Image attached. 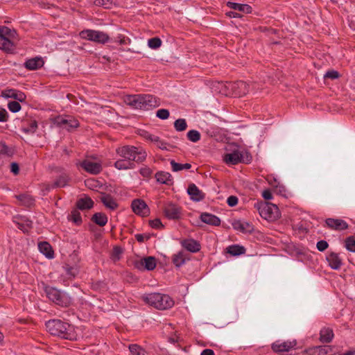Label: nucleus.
I'll list each match as a JSON object with an SVG mask.
<instances>
[{
	"mask_svg": "<svg viewBox=\"0 0 355 355\" xmlns=\"http://www.w3.org/2000/svg\"><path fill=\"white\" fill-rule=\"evenodd\" d=\"M48 331L53 336L63 339L73 340L76 338L73 327L60 320H51L46 323Z\"/></svg>",
	"mask_w": 355,
	"mask_h": 355,
	"instance_id": "nucleus-1",
	"label": "nucleus"
},
{
	"mask_svg": "<svg viewBox=\"0 0 355 355\" xmlns=\"http://www.w3.org/2000/svg\"><path fill=\"white\" fill-rule=\"evenodd\" d=\"M127 103L134 108L146 110L159 105L158 98L150 94L129 96L127 98Z\"/></svg>",
	"mask_w": 355,
	"mask_h": 355,
	"instance_id": "nucleus-2",
	"label": "nucleus"
},
{
	"mask_svg": "<svg viewBox=\"0 0 355 355\" xmlns=\"http://www.w3.org/2000/svg\"><path fill=\"white\" fill-rule=\"evenodd\" d=\"M116 153L129 162L141 163L144 162L147 156L146 151L141 148L134 146H123L116 150Z\"/></svg>",
	"mask_w": 355,
	"mask_h": 355,
	"instance_id": "nucleus-3",
	"label": "nucleus"
},
{
	"mask_svg": "<svg viewBox=\"0 0 355 355\" xmlns=\"http://www.w3.org/2000/svg\"><path fill=\"white\" fill-rule=\"evenodd\" d=\"M144 300L148 304L160 310L172 307L174 302L168 295L150 293L144 297Z\"/></svg>",
	"mask_w": 355,
	"mask_h": 355,
	"instance_id": "nucleus-4",
	"label": "nucleus"
},
{
	"mask_svg": "<svg viewBox=\"0 0 355 355\" xmlns=\"http://www.w3.org/2000/svg\"><path fill=\"white\" fill-rule=\"evenodd\" d=\"M17 33L6 26H0V49L12 53L15 48Z\"/></svg>",
	"mask_w": 355,
	"mask_h": 355,
	"instance_id": "nucleus-5",
	"label": "nucleus"
},
{
	"mask_svg": "<svg viewBox=\"0 0 355 355\" xmlns=\"http://www.w3.org/2000/svg\"><path fill=\"white\" fill-rule=\"evenodd\" d=\"M46 297L55 304L67 307L71 304V297L66 293L62 292L54 287L46 286Z\"/></svg>",
	"mask_w": 355,
	"mask_h": 355,
	"instance_id": "nucleus-6",
	"label": "nucleus"
},
{
	"mask_svg": "<svg viewBox=\"0 0 355 355\" xmlns=\"http://www.w3.org/2000/svg\"><path fill=\"white\" fill-rule=\"evenodd\" d=\"M218 85L221 87L220 92H223L225 95L230 94V89L232 91V94L238 97L243 96L249 92V85L242 80L226 83L219 82Z\"/></svg>",
	"mask_w": 355,
	"mask_h": 355,
	"instance_id": "nucleus-7",
	"label": "nucleus"
},
{
	"mask_svg": "<svg viewBox=\"0 0 355 355\" xmlns=\"http://www.w3.org/2000/svg\"><path fill=\"white\" fill-rule=\"evenodd\" d=\"M254 208L264 219L275 220L278 218V207L272 203L259 202L254 204Z\"/></svg>",
	"mask_w": 355,
	"mask_h": 355,
	"instance_id": "nucleus-8",
	"label": "nucleus"
},
{
	"mask_svg": "<svg viewBox=\"0 0 355 355\" xmlns=\"http://www.w3.org/2000/svg\"><path fill=\"white\" fill-rule=\"evenodd\" d=\"M53 123L56 126L68 131L79 126V122L72 116H58L53 119Z\"/></svg>",
	"mask_w": 355,
	"mask_h": 355,
	"instance_id": "nucleus-9",
	"label": "nucleus"
},
{
	"mask_svg": "<svg viewBox=\"0 0 355 355\" xmlns=\"http://www.w3.org/2000/svg\"><path fill=\"white\" fill-rule=\"evenodd\" d=\"M81 38L93 41L100 44H105L110 40V37L107 34L94 30H84L80 33Z\"/></svg>",
	"mask_w": 355,
	"mask_h": 355,
	"instance_id": "nucleus-10",
	"label": "nucleus"
},
{
	"mask_svg": "<svg viewBox=\"0 0 355 355\" xmlns=\"http://www.w3.org/2000/svg\"><path fill=\"white\" fill-rule=\"evenodd\" d=\"M163 211L165 216L171 220H178L182 215V208L171 202L166 204Z\"/></svg>",
	"mask_w": 355,
	"mask_h": 355,
	"instance_id": "nucleus-11",
	"label": "nucleus"
},
{
	"mask_svg": "<svg viewBox=\"0 0 355 355\" xmlns=\"http://www.w3.org/2000/svg\"><path fill=\"white\" fill-rule=\"evenodd\" d=\"M157 265L156 259L154 257H147L135 262V268L138 270H153Z\"/></svg>",
	"mask_w": 355,
	"mask_h": 355,
	"instance_id": "nucleus-12",
	"label": "nucleus"
},
{
	"mask_svg": "<svg viewBox=\"0 0 355 355\" xmlns=\"http://www.w3.org/2000/svg\"><path fill=\"white\" fill-rule=\"evenodd\" d=\"M131 207L136 214L143 217L147 216L150 213L147 204L141 199H135L132 200Z\"/></svg>",
	"mask_w": 355,
	"mask_h": 355,
	"instance_id": "nucleus-13",
	"label": "nucleus"
},
{
	"mask_svg": "<svg viewBox=\"0 0 355 355\" xmlns=\"http://www.w3.org/2000/svg\"><path fill=\"white\" fill-rule=\"evenodd\" d=\"M81 167L87 172L97 175L102 171V166L100 163L94 162L89 159L83 160L80 164Z\"/></svg>",
	"mask_w": 355,
	"mask_h": 355,
	"instance_id": "nucleus-14",
	"label": "nucleus"
},
{
	"mask_svg": "<svg viewBox=\"0 0 355 355\" xmlns=\"http://www.w3.org/2000/svg\"><path fill=\"white\" fill-rule=\"evenodd\" d=\"M327 226L335 230H345L348 228V224L342 219L329 218L326 219Z\"/></svg>",
	"mask_w": 355,
	"mask_h": 355,
	"instance_id": "nucleus-15",
	"label": "nucleus"
},
{
	"mask_svg": "<svg viewBox=\"0 0 355 355\" xmlns=\"http://www.w3.org/2000/svg\"><path fill=\"white\" fill-rule=\"evenodd\" d=\"M1 96L7 98H12L19 102H24L26 98L24 93L15 89H8L3 91Z\"/></svg>",
	"mask_w": 355,
	"mask_h": 355,
	"instance_id": "nucleus-16",
	"label": "nucleus"
},
{
	"mask_svg": "<svg viewBox=\"0 0 355 355\" xmlns=\"http://www.w3.org/2000/svg\"><path fill=\"white\" fill-rule=\"evenodd\" d=\"M296 345V342H283L276 341L272 345V349L275 353L288 352Z\"/></svg>",
	"mask_w": 355,
	"mask_h": 355,
	"instance_id": "nucleus-17",
	"label": "nucleus"
},
{
	"mask_svg": "<svg viewBox=\"0 0 355 355\" xmlns=\"http://www.w3.org/2000/svg\"><path fill=\"white\" fill-rule=\"evenodd\" d=\"M187 193L191 196V198L196 202L202 200L205 197V193L193 183L189 185Z\"/></svg>",
	"mask_w": 355,
	"mask_h": 355,
	"instance_id": "nucleus-18",
	"label": "nucleus"
},
{
	"mask_svg": "<svg viewBox=\"0 0 355 355\" xmlns=\"http://www.w3.org/2000/svg\"><path fill=\"white\" fill-rule=\"evenodd\" d=\"M329 266L334 270H339L343 265L342 259L338 253L331 252L328 254L326 258Z\"/></svg>",
	"mask_w": 355,
	"mask_h": 355,
	"instance_id": "nucleus-19",
	"label": "nucleus"
},
{
	"mask_svg": "<svg viewBox=\"0 0 355 355\" xmlns=\"http://www.w3.org/2000/svg\"><path fill=\"white\" fill-rule=\"evenodd\" d=\"M224 161L227 164L235 165L241 162H244L243 155L239 151H234L225 155Z\"/></svg>",
	"mask_w": 355,
	"mask_h": 355,
	"instance_id": "nucleus-20",
	"label": "nucleus"
},
{
	"mask_svg": "<svg viewBox=\"0 0 355 355\" xmlns=\"http://www.w3.org/2000/svg\"><path fill=\"white\" fill-rule=\"evenodd\" d=\"M200 218L203 223L210 225L219 226L220 225V219L218 216L209 213H202Z\"/></svg>",
	"mask_w": 355,
	"mask_h": 355,
	"instance_id": "nucleus-21",
	"label": "nucleus"
},
{
	"mask_svg": "<svg viewBox=\"0 0 355 355\" xmlns=\"http://www.w3.org/2000/svg\"><path fill=\"white\" fill-rule=\"evenodd\" d=\"M181 244L183 248L191 252H197L200 250V244L193 239H184Z\"/></svg>",
	"mask_w": 355,
	"mask_h": 355,
	"instance_id": "nucleus-22",
	"label": "nucleus"
},
{
	"mask_svg": "<svg viewBox=\"0 0 355 355\" xmlns=\"http://www.w3.org/2000/svg\"><path fill=\"white\" fill-rule=\"evenodd\" d=\"M155 178L157 182L160 184H165L166 185L173 184L172 175L168 172L158 171L155 174Z\"/></svg>",
	"mask_w": 355,
	"mask_h": 355,
	"instance_id": "nucleus-23",
	"label": "nucleus"
},
{
	"mask_svg": "<svg viewBox=\"0 0 355 355\" xmlns=\"http://www.w3.org/2000/svg\"><path fill=\"white\" fill-rule=\"evenodd\" d=\"M44 64L42 58H34L28 60L24 63V67L28 70H37L41 68Z\"/></svg>",
	"mask_w": 355,
	"mask_h": 355,
	"instance_id": "nucleus-24",
	"label": "nucleus"
},
{
	"mask_svg": "<svg viewBox=\"0 0 355 355\" xmlns=\"http://www.w3.org/2000/svg\"><path fill=\"white\" fill-rule=\"evenodd\" d=\"M100 200L107 208L111 210H115L119 206L115 200L110 194H102L100 197Z\"/></svg>",
	"mask_w": 355,
	"mask_h": 355,
	"instance_id": "nucleus-25",
	"label": "nucleus"
},
{
	"mask_svg": "<svg viewBox=\"0 0 355 355\" xmlns=\"http://www.w3.org/2000/svg\"><path fill=\"white\" fill-rule=\"evenodd\" d=\"M69 180L67 174L62 173L51 185L49 184L46 189L49 190L56 187H64L68 184Z\"/></svg>",
	"mask_w": 355,
	"mask_h": 355,
	"instance_id": "nucleus-26",
	"label": "nucleus"
},
{
	"mask_svg": "<svg viewBox=\"0 0 355 355\" xmlns=\"http://www.w3.org/2000/svg\"><path fill=\"white\" fill-rule=\"evenodd\" d=\"M306 352L309 353V355H326L332 352V348L329 345L315 346L313 348H310Z\"/></svg>",
	"mask_w": 355,
	"mask_h": 355,
	"instance_id": "nucleus-27",
	"label": "nucleus"
},
{
	"mask_svg": "<svg viewBox=\"0 0 355 355\" xmlns=\"http://www.w3.org/2000/svg\"><path fill=\"white\" fill-rule=\"evenodd\" d=\"M38 248L47 258L52 259L54 256V252L51 245L46 241L39 243Z\"/></svg>",
	"mask_w": 355,
	"mask_h": 355,
	"instance_id": "nucleus-28",
	"label": "nucleus"
},
{
	"mask_svg": "<svg viewBox=\"0 0 355 355\" xmlns=\"http://www.w3.org/2000/svg\"><path fill=\"white\" fill-rule=\"evenodd\" d=\"M94 206V201L89 197L80 198L76 202V207L80 210L89 209Z\"/></svg>",
	"mask_w": 355,
	"mask_h": 355,
	"instance_id": "nucleus-29",
	"label": "nucleus"
},
{
	"mask_svg": "<svg viewBox=\"0 0 355 355\" xmlns=\"http://www.w3.org/2000/svg\"><path fill=\"white\" fill-rule=\"evenodd\" d=\"M233 228L236 230H239L243 233L252 232L253 227L249 223H242L240 220L234 221L232 223Z\"/></svg>",
	"mask_w": 355,
	"mask_h": 355,
	"instance_id": "nucleus-30",
	"label": "nucleus"
},
{
	"mask_svg": "<svg viewBox=\"0 0 355 355\" xmlns=\"http://www.w3.org/2000/svg\"><path fill=\"white\" fill-rule=\"evenodd\" d=\"M334 338L333 329L329 327H323L320 330V340L322 343H330Z\"/></svg>",
	"mask_w": 355,
	"mask_h": 355,
	"instance_id": "nucleus-31",
	"label": "nucleus"
},
{
	"mask_svg": "<svg viewBox=\"0 0 355 355\" xmlns=\"http://www.w3.org/2000/svg\"><path fill=\"white\" fill-rule=\"evenodd\" d=\"M227 6L235 10H239L245 13H251L252 8L248 4H241L234 2H227Z\"/></svg>",
	"mask_w": 355,
	"mask_h": 355,
	"instance_id": "nucleus-32",
	"label": "nucleus"
},
{
	"mask_svg": "<svg viewBox=\"0 0 355 355\" xmlns=\"http://www.w3.org/2000/svg\"><path fill=\"white\" fill-rule=\"evenodd\" d=\"M92 221L96 223V225L103 227L105 226L107 223V216L102 212H97L95 213L92 218Z\"/></svg>",
	"mask_w": 355,
	"mask_h": 355,
	"instance_id": "nucleus-33",
	"label": "nucleus"
},
{
	"mask_svg": "<svg viewBox=\"0 0 355 355\" xmlns=\"http://www.w3.org/2000/svg\"><path fill=\"white\" fill-rule=\"evenodd\" d=\"M186 261V257L184 252H179L173 256L172 261L176 267H180Z\"/></svg>",
	"mask_w": 355,
	"mask_h": 355,
	"instance_id": "nucleus-34",
	"label": "nucleus"
},
{
	"mask_svg": "<svg viewBox=\"0 0 355 355\" xmlns=\"http://www.w3.org/2000/svg\"><path fill=\"white\" fill-rule=\"evenodd\" d=\"M245 249L243 246L239 245H232L227 248V252L233 255L238 256L244 254Z\"/></svg>",
	"mask_w": 355,
	"mask_h": 355,
	"instance_id": "nucleus-35",
	"label": "nucleus"
},
{
	"mask_svg": "<svg viewBox=\"0 0 355 355\" xmlns=\"http://www.w3.org/2000/svg\"><path fill=\"white\" fill-rule=\"evenodd\" d=\"M17 198L25 206L31 207L34 205V199L28 194H20L17 196Z\"/></svg>",
	"mask_w": 355,
	"mask_h": 355,
	"instance_id": "nucleus-36",
	"label": "nucleus"
},
{
	"mask_svg": "<svg viewBox=\"0 0 355 355\" xmlns=\"http://www.w3.org/2000/svg\"><path fill=\"white\" fill-rule=\"evenodd\" d=\"M114 166L119 170L134 168V163L125 159H119L114 163Z\"/></svg>",
	"mask_w": 355,
	"mask_h": 355,
	"instance_id": "nucleus-37",
	"label": "nucleus"
},
{
	"mask_svg": "<svg viewBox=\"0 0 355 355\" xmlns=\"http://www.w3.org/2000/svg\"><path fill=\"white\" fill-rule=\"evenodd\" d=\"M172 170L174 172H178L183 169H189L191 167V164H179L175 162V160L172 159L170 162Z\"/></svg>",
	"mask_w": 355,
	"mask_h": 355,
	"instance_id": "nucleus-38",
	"label": "nucleus"
},
{
	"mask_svg": "<svg viewBox=\"0 0 355 355\" xmlns=\"http://www.w3.org/2000/svg\"><path fill=\"white\" fill-rule=\"evenodd\" d=\"M68 219L72 220L76 225H80L82 223V218L80 213L78 209H73L68 216Z\"/></svg>",
	"mask_w": 355,
	"mask_h": 355,
	"instance_id": "nucleus-39",
	"label": "nucleus"
},
{
	"mask_svg": "<svg viewBox=\"0 0 355 355\" xmlns=\"http://www.w3.org/2000/svg\"><path fill=\"white\" fill-rule=\"evenodd\" d=\"M128 349L132 355H145L147 353L144 349L137 344L130 345Z\"/></svg>",
	"mask_w": 355,
	"mask_h": 355,
	"instance_id": "nucleus-40",
	"label": "nucleus"
},
{
	"mask_svg": "<svg viewBox=\"0 0 355 355\" xmlns=\"http://www.w3.org/2000/svg\"><path fill=\"white\" fill-rule=\"evenodd\" d=\"M345 246L346 249L350 252H355V236H350L346 238L345 241Z\"/></svg>",
	"mask_w": 355,
	"mask_h": 355,
	"instance_id": "nucleus-41",
	"label": "nucleus"
},
{
	"mask_svg": "<svg viewBox=\"0 0 355 355\" xmlns=\"http://www.w3.org/2000/svg\"><path fill=\"white\" fill-rule=\"evenodd\" d=\"M174 128L177 131L182 132L187 129V123L184 119H178L174 122Z\"/></svg>",
	"mask_w": 355,
	"mask_h": 355,
	"instance_id": "nucleus-42",
	"label": "nucleus"
},
{
	"mask_svg": "<svg viewBox=\"0 0 355 355\" xmlns=\"http://www.w3.org/2000/svg\"><path fill=\"white\" fill-rule=\"evenodd\" d=\"M32 223L31 220L26 218L22 223H17V227L24 232H27L32 227Z\"/></svg>",
	"mask_w": 355,
	"mask_h": 355,
	"instance_id": "nucleus-43",
	"label": "nucleus"
},
{
	"mask_svg": "<svg viewBox=\"0 0 355 355\" xmlns=\"http://www.w3.org/2000/svg\"><path fill=\"white\" fill-rule=\"evenodd\" d=\"M187 136L188 139L192 142H197L200 139V132L195 130H189Z\"/></svg>",
	"mask_w": 355,
	"mask_h": 355,
	"instance_id": "nucleus-44",
	"label": "nucleus"
},
{
	"mask_svg": "<svg viewBox=\"0 0 355 355\" xmlns=\"http://www.w3.org/2000/svg\"><path fill=\"white\" fill-rule=\"evenodd\" d=\"M148 44L150 48L156 49L162 45V40L159 37H153L148 40Z\"/></svg>",
	"mask_w": 355,
	"mask_h": 355,
	"instance_id": "nucleus-45",
	"label": "nucleus"
},
{
	"mask_svg": "<svg viewBox=\"0 0 355 355\" xmlns=\"http://www.w3.org/2000/svg\"><path fill=\"white\" fill-rule=\"evenodd\" d=\"M122 252H123V250H122L121 248H120L119 246H114L112 250V254H111V257H112V260L114 262L119 261L120 259V256L122 254Z\"/></svg>",
	"mask_w": 355,
	"mask_h": 355,
	"instance_id": "nucleus-46",
	"label": "nucleus"
},
{
	"mask_svg": "<svg viewBox=\"0 0 355 355\" xmlns=\"http://www.w3.org/2000/svg\"><path fill=\"white\" fill-rule=\"evenodd\" d=\"M8 108L12 112H17L21 110V107L18 101H14L8 103Z\"/></svg>",
	"mask_w": 355,
	"mask_h": 355,
	"instance_id": "nucleus-47",
	"label": "nucleus"
},
{
	"mask_svg": "<svg viewBox=\"0 0 355 355\" xmlns=\"http://www.w3.org/2000/svg\"><path fill=\"white\" fill-rule=\"evenodd\" d=\"M37 128V123L36 121H32L27 128H24L23 131L26 133H34Z\"/></svg>",
	"mask_w": 355,
	"mask_h": 355,
	"instance_id": "nucleus-48",
	"label": "nucleus"
},
{
	"mask_svg": "<svg viewBox=\"0 0 355 355\" xmlns=\"http://www.w3.org/2000/svg\"><path fill=\"white\" fill-rule=\"evenodd\" d=\"M156 116L160 119H167L170 116V112L166 109L158 110L156 112Z\"/></svg>",
	"mask_w": 355,
	"mask_h": 355,
	"instance_id": "nucleus-49",
	"label": "nucleus"
},
{
	"mask_svg": "<svg viewBox=\"0 0 355 355\" xmlns=\"http://www.w3.org/2000/svg\"><path fill=\"white\" fill-rule=\"evenodd\" d=\"M63 268L70 277H74L78 273V269L75 267L66 265Z\"/></svg>",
	"mask_w": 355,
	"mask_h": 355,
	"instance_id": "nucleus-50",
	"label": "nucleus"
},
{
	"mask_svg": "<svg viewBox=\"0 0 355 355\" xmlns=\"http://www.w3.org/2000/svg\"><path fill=\"white\" fill-rule=\"evenodd\" d=\"M114 42H119V44L123 45L130 42V40L128 37H125L123 35L119 34L114 39Z\"/></svg>",
	"mask_w": 355,
	"mask_h": 355,
	"instance_id": "nucleus-51",
	"label": "nucleus"
},
{
	"mask_svg": "<svg viewBox=\"0 0 355 355\" xmlns=\"http://www.w3.org/2000/svg\"><path fill=\"white\" fill-rule=\"evenodd\" d=\"M95 4L98 6H103L105 8H110L112 5V0H96Z\"/></svg>",
	"mask_w": 355,
	"mask_h": 355,
	"instance_id": "nucleus-52",
	"label": "nucleus"
},
{
	"mask_svg": "<svg viewBox=\"0 0 355 355\" xmlns=\"http://www.w3.org/2000/svg\"><path fill=\"white\" fill-rule=\"evenodd\" d=\"M340 74L337 71L331 70L328 71L324 76V78H331L332 80L339 78Z\"/></svg>",
	"mask_w": 355,
	"mask_h": 355,
	"instance_id": "nucleus-53",
	"label": "nucleus"
},
{
	"mask_svg": "<svg viewBox=\"0 0 355 355\" xmlns=\"http://www.w3.org/2000/svg\"><path fill=\"white\" fill-rule=\"evenodd\" d=\"M316 247L320 252H324L328 248L329 244L326 241L321 240L317 243Z\"/></svg>",
	"mask_w": 355,
	"mask_h": 355,
	"instance_id": "nucleus-54",
	"label": "nucleus"
},
{
	"mask_svg": "<svg viewBox=\"0 0 355 355\" xmlns=\"http://www.w3.org/2000/svg\"><path fill=\"white\" fill-rule=\"evenodd\" d=\"M149 225L151 227L159 229L163 227V225L159 218H155L149 221Z\"/></svg>",
	"mask_w": 355,
	"mask_h": 355,
	"instance_id": "nucleus-55",
	"label": "nucleus"
},
{
	"mask_svg": "<svg viewBox=\"0 0 355 355\" xmlns=\"http://www.w3.org/2000/svg\"><path fill=\"white\" fill-rule=\"evenodd\" d=\"M227 203L230 207H234L238 204V198L234 196H230L227 200Z\"/></svg>",
	"mask_w": 355,
	"mask_h": 355,
	"instance_id": "nucleus-56",
	"label": "nucleus"
},
{
	"mask_svg": "<svg viewBox=\"0 0 355 355\" xmlns=\"http://www.w3.org/2000/svg\"><path fill=\"white\" fill-rule=\"evenodd\" d=\"M8 120V114L5 109L0 110V122H6Z\"/></svg>",
	"mask_w": 355,
	"mask_h": 355,
	"instance_id": "nucleus-57",
	"label": "nucleus"
},
{
	"mask_svg": "<svg viewBox=\"0 0 355 355\" xmlns=\"http://www.w3.org/2000/svg\"><path fill=\"white\" fill-rule=\"evenodd\" d=\"M85 185L89 189H94L97 187V181L94 179H88L85 182Z\"/></svg>",
	"mask_w": 355,
	"mask_h": 355,
	"instance_id": "nucleus-58",
	"label": "nucleus"
},
{
	"mask_svg": "<svg viewBox=\"0 0 355 355\" xmlns=\"http://www.w3.org/2000/svg\"><path fill=\"white\" fill-rule=\"evenodd\" d=\"M139 172L140 174L145 178L149 177L152 173V171L148 167L141 168Z\"/></svg>",
	"mask_w": 355,
	"mask_h": 355,
	"instance_id": "nucleus-59",
	"label": "nucleus"
},
{
	"mask_svg": "<svg viewBox=\"0 0 355 355\" xmlns=\"http://www.w3.org/2000/svg\"><path fill=\"white\" fill-rule=\"evenodd\" d=\"M10 171L15 175H17L19 172V166L17 163L12 162L10 164Z\"/></svg>",
	"mask_w": 355,
	"mask_h": 355,
	"instance_id": "nucleus-60",
	"label": "nucleus"
},
{
	"mask_svg": "<svg viewBox=\"0 0 355 355\" xmlns=\"http://www.w3.org/2000/svg\"><path fill=\"white\" fill-rule=\"evenodd\" d=\"M262 196L265 200H270L272 198V195L269 189L264 190L262 193Z\"/></svg>",
	"mask_w": 355,
	"mask_h": 355,
	"instance_id": "nucleus-61",
	"label": "nucleus"
},
{
	"mask_svg": "<svg viewBox=\"0 0 355 355\" xmlns=\"http://www.w3.org/2000/svg\"><path fill=\"white\" fill-rule=\"evenodd\" d=\"M8 147L2 142H0V154H8Z\"/></svg>",
	"mask_w": 355,
	"mask_h": 355,
	"instance_id": "nucleus-62",
	"label": "nucleus"
},
{
	"mask_svg": "<svg viewBox=\"0 0 355 355\" xmlns=\"http://www.w3.org/2000/svg\"><path fill=\"white\" fill-rule=\"evenodd\" d=\"M157 146L162 149V150H166L167 148H166V145H167V143H166L165 141L159 139L158 142H157L156 144Z\"/></svg>",
	"mask_w": 355,
	"mask_h": 355,
	"instance_id": "nucleus-63",
	"label": "nucleus"
},
{
	"mask_svg": "<svg viewBox=\"0 0 355 355\" xmlns=\"http://www.w3.org/2000/svg\"><path fill=\"white\" fill-rule=\"evenodd\" d=\"M136 240L139 243H143L145 241V236L144 234H137L135 236Z\"/></svg>",
	"mask_w": 355,
	"mask_h": 355,
	"instance_id": "nucleus-64",
	"label": "nucleus"
}]
</instances>
